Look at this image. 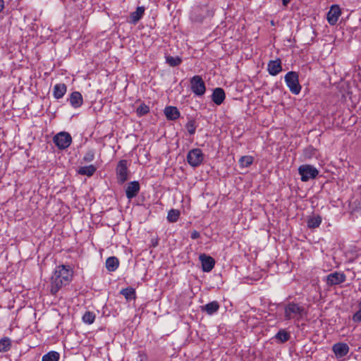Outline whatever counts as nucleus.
Listing matches in <instances>:
<instances>
[{
    "label": "nucleus",
    "mask_w": 361,
    "mask_h": 361,
    "mask_svg": "<svg viewBox=\"0 0 361 361\" xmlns=\"http://www.w3.org/2000/svg\"><path fill=\"white\" fill-rule=\"evenodd\" d=\"M149 111V108L145 104L142 103L136 109V114L138 116L146 115Z\"/></svg>",
    "instance_id": "473e14b6"
},
{
    "label": "nucleus",
    "mask_w": 361,
    "mask_h": 361,
    "mask_svg": "<svg viewBox=\"0 0 361 361\" xmlns=\"http://www.w3.org/2000/svg\"><path fill=\"white\" fill-rule=\"evenodd\" d=\"M204 155L199 148L190 150L187 154V161L192 167L199 166L204 161Z\"/></svg>",
    "instance_id": "39448f33"
},
{
    "label": "nucleus",
    "mask_w": 361,
    "mask_h": 361,
    "mask_svg": "<svg viewBox=\"0 0 361 361\" xmlns=\"http://www.w3.org/2000/svg\"><path fill=\"white\" fill-rule=\"evenodd\" d=\"M67 91V87L64 83H58L54 86L53 95L56 99H61Z\"/></svg>",
    "instance_id": "aec40b11"
},
{
    "label": "nucleus",
    "mask_w": 361,
    "mask_h": 361,
    "mask_svg": "<svg viewBox=\"0 0 361 361\" xmlns=\"http://www.w3.org/2000/svg\"><path fill=\"white\" fill-rule=\"evenodd\" d=\"M68 100L71 105L75 109L81 106L83 103V99L81 93L77 91H75L71 94Z\"/></svg>",
    "instance_id": "dca6fc26"
},
{
    "label": "nucleus",
    "mask_w": 361,
    "mask_h": 361,
    "mask_svg": "<svg viewBox=\"0 0 361 361\" xmlns=\"http://www.w3.org/2000/svg\"><path fill=\"white\" fill-rule=\"evenodd\" d=\"M60 355L56 351H50L44 355L42 361H59Z\"/></svg>",
    "instance_id": "bb28decb"
},
{
    "label": "nucleus",
    "mask_w": 361,
    "mask_h": 361,
    "mask_svg": "<svg viewBox=\"0 0 361 361\" xmlns=\"http://www.w3.org/2000/svg\"><path fill=\"white\" fill-rule=\"evenodd\" d=\"M283 310L285 320L300 321L305 312L303 306L293 302L286 304Z\"/></svg>",
    "instance_id": "f03ea898"
},
{
    "label": "nucleus",
    "mask_w": 361,
    "mask_h": 361,
    "mask_svg": "<svg viewBox=\"0 0 361 361\" xmlns=\"http://www.w3.org/2000/svg\"><path fill=\"white\" fill-rule=\"evenodd\" d=\"M53 141L59 149H65L71 145L72 137L67 132H60L54 137Z\"/></svg>",
    "instance_id": "0eeeda50"
},
{
    "label": "nucleus",
    "mask_w": 361,
    "mask_h": 361,
    "mask_svg": "<svg viewBox=\"0 0 361 361\" xmlns=\"http://www.w3.org/2000/svg\"><path fill=\"white\" fill-rule=\"evenodd\" d=\"M95 156V151L93 149H88L85 154L82 160L86 163L91 162L94 160Z\"/></svg>",
    "instance_id": "72a5a7b5"
},
{
    "label": "nucleus",
    "mask_w": 361,
    "mask_h": 361,
    "mask_svg": "<svg viewBox=\"0 0 361 361\" xmlns=\"http://www.w3.org/2000/svg\"><path fill=\"white\" fill-rule=\"evenodd\" d=\"M359 310L353 315L352 319L357 323H361V300L358 303Z\"/></svg>",
    "instance_id": "f704fd0d"
},
{
    "label": "nucleus",
    "mask_w": 361,
    "mask_h": 361,
    "mask_svg": "<svg viewBox=\"0 0 361 361\" xmlns=\"http://www.w3.org/2000/svg\"><path fill=\"white\" fill-rule=\"evenodd\" d=\"M284 80L292 94L298 95L300 92L302 87L300 85L299 75L297 72H288L284 76Z\"/></svg>",
    "instance_id": "7ed1b4c3"
},
{
    "label": "nucleus",
    "mask_w": 361,
    "mask_h": 361,
    "mask_svg": "<svg viewBox=\"0 0 361 361\" xmlns=\"http://www.w3.org/2000/svg\"><path fill=\"white\" fill-rule=\"evenodd\" d=\"M346 276L343 273L334 271L326 276V281L329 286H335L343 283Z\"/></svg>",
    "instance_id": "9d476101"
},
{
    "label": "nucleus",
    "mask_w": 361,
    "mask_h": 361,
    "mask_svg": "<svg viewBox=\"0 0 361 361\" xmlns=\"http://www.w3.org/2000/svg\"><path fill=\"white\" fill-rule=\"evenodd\" d=\"M290 0H282V3L283 6H286L288 4H289Z\"/></svg>",
    "instance_id": "4c0bfd02"
},
{
    "label": "nucleus",
    "mask_w": 361,
    "mask_h": 361,
    "mask_svg": "<svg viewBox=\"0 0 361 361\" xmlns=\"http://www.w3.org/2000/svg\"><path fill=\"white\" fill-rule=\"evenodd\" d=\"M97 171V167L93 165H89V166H80L77 170L78 173L82 175V176H87L88 177H90L94 175V173Z\"/></svg>",
    "instance_id": "412c9836"
},
{
    "label": "nucleus",
    "mask_w": 361,
    "mask_h": 361,
    "mask_svg": "<svg viewBox=\"0 0 361 361\" xmlns=\"http://www.w3.org/2000/svg\"><path fill=\"white\" fill-rule=\"evenodd\" d=\"M11 348V340L8 337H4L0 340V352H8Z\"/></svg>",
    "instance_id": "a878e982"
},
{
    "label": "nucleus",
    "mask_w": 361,
    "mask_h": 361,
    "mask_svg": "<svg viewBox=\"0 0 361 361\" xmlns=\"http://www.w3.org/2000/svg\"><path fill=\"white\" fill-rule=\"evenodd\" d=\"M164 114L168 120L175 121L180 116V113L176 106H169L164 109Z\"/></svg>",
    "instance_id": "a211bd4d"
},
{
    "label": "nucleus",
    "mask_w": 361,
    "mask_h": 361,
    "mask_svg": "<svg viewBox=\"0 0 361 361\" xmlns=\"http://www.w3.org/2000/svg\"><path fill=\"white\" fill-rule=\"evenodd\" d=\"M253 157L251 156L241 157L239 160L240 167L246 168L250 166L253 163Z\"/></svg>",
    "instance_id": "c756f323"
},
{
    "label": "nucleus",
    "mask_w": 361,
    "mask_h": 361,
    "mask_svg": "<svg viewBox=\"0 0 361 361\" xmlns=\"http://www.w3.org/2000/svg\"><path fill=\"white\" fill-rule=\"evenodd\" d=\"M140 190L138 181L130 182L126 188V195L128 199L131 200L136 197Z\"/></svg>",
    "instance_id": "f8f14e48"
},
{
    "label": "nucleus",
    "mask_w": 361,
    "mask_h": 361,
    "mask_svg": "<svg viewBox=\"0 0 361 361\" xmlns=\"http://www.w3.org/2000/svg\"><path fill=\"white\" fill-rule=\"evenodd\" d=\"M185 128H186L188 133L190 135H193L195 133L196 128H197L195 121L193 119L188 121L185 125Z\"/></svg>",
    "instance_id": "2f4dec72"
},
{
    "label": "nucleus",
    "mask_w": 361,
    "mask_h": 361,
    "mask_svg": "<svg viewBox=\"0 0 361 361\" xmlns=\"http://www.w3.org/2000/svg\"><path fill=\"white\" fill-rule=\"evenodd\" d=\"M332 350L337 358H341L349 352V346L345 343H337L333 345Z\"/></svg>",
    "instance_id": "ddd939ff"
},
{
    "label": "nucleus",
    "mask_w": 361,
    "mask_h": 361,
    "mask_svg": "<svg viewBox=\"0 0 361 361\" xmlns=\"http://www.w3.org/2000/svg\"><path fill=\"white\" fill-rule=\"evenodd\" d=\"M219 304L217 301H212L206 304L205 305L201 306L200 309L202 312H206L209 315H212L217 312L219 310Z\"/></svg>",
    "instance_id": "f3484780"
},
{
    "label": "nucleus",
    "mask_w": 361,
    "mask_h": 361,
    "mask_svg": "<svg viewBox=\"0 0 361 361\" xmlns=\"http://www.w3.org/2000/svg\"><path fill=\"white\" fill-rule=\"evenodd\" d=\"M120 294L123 295L128 301H130L136 298L135 289L132 287L121 289Z\"/></svg>",
    "instance_id": "5701e85b"
},
{
    "label": "nucleus",
    "mask_w": 361,
    "mask_h": 361,
    "mask_svg": "<svg viewBox=\"0 0 361 361\" xmlns=\"http://www.w3.org/2000/svg\"><path fill=\"white\" fill-rule=\"evenodd\" d=\"M116 178L118 184H123L128 179L129 171L128 169V161L122 159L118 161L116 169Z\"/></svg>",
    "instance_id": "423d86ee"
},
{
    "label": "nucleus",
    "mask_w": 361,
    "mask_h": 361,
    "mask_svg": "<svg viewBox=\"0 0 361 361\" xmlns=\"http://www.w3.org/2000/svg\"><path fill=\"white\" fill-rule=\"evenodd\" d=\"M152 245H153V247L157 246L158 245V240H155V241L152 240Z\"/></svg>",
    "instance_id": "58836bf2"
},
{
    "label": "nucleus",
    "mask_w": 361,
    "mask_h": 361,
    "mask_svg": "<svg viewBox=\"0 0 361 361\" xmlns=\"http://www.w3.org/2000/svg\"><path fill=\"white\" fill-rule=\"evenodd\" d=\"M95 319V314L87 311L82 316V321L84 323L87 324H91L94 322Z\"/></svg>",
    "instance_id": "7c9ffc66"
},
{
    "label": "nucleus",
    "mask_w": 361,
    "mask_h": 361,
    "mask_svg": "<svg viewBox=\"0 0 361 361\" xmlns=\"http://www.w3.org/2000/svg\"><path fill=\"white\" fill-rule=\"evenodd\" d=\"M190 87L197 96H202L206 91L205 83L200 75H195L190 79Z\"/></svg>",
    "instance_id": "6e6552de"
},
{
    "label": "nucleus",
    "mask_w": 361,
    "mask_h": 361,
    "mask_svg": "<svg viewBox=\"0 0 361 361\" xmlns=\"http://www.w3.org/2000/svg\"><path fill=\"white\" fill-rule=\"evenodd\" d=\"M267 70L271 75L275 76L282 71L281 61L279 59L270 61L267 65Z\"/></svg>",
    "instance_id": "4468645a"
},
{
    "label": "nucleus",
    "mask_w": 361,
    "mask_h": 361,
    "mask_svg": "<svg viewBox=\"0 0 361 361\" xmlns=\"http://www.w3.org/2000/svg\"><path fill=\"white\" fill-rule=\"evenodd\" d=\"M145 7L144 6H138L135 11L132 12L130 15V23L133 24H136L143 16L145 13Z\"/></svg>",
    "instance_id": "4be33fe9"
},
{
    "label": "nucleus",
    "mask_w": 361,
    "mask_h": 361,
    "mask_svg": "<svg viewBox=\"0 0 361 361\" xmlns=\"http://www.w3.org/2000/svg\"><path fill=\"white\" fill-rule=\"evenodd\" d=\"M4 7H5L4 1V0H0V13L1 11H3V10L4 9Z\"/></svg>",
    "instance_id": "e433bc0d"
},
{
    "label": "nucleus",
    "mask_w": 361,
    "mask_h": 361,
    "mask_svg": "<svg viewBox=\"0 0 361 361\" xmlns=\"http://www.w3.org/2000/svg\"><path fill=\"white\" fill-rule=\"evenodd\" d=\"M166 63L171 67H175L180 65L182 63V59L179 56H166Z\"/></svg>",
    "instance_id": "cd10ccee"
},
{
    "label": "nucleus",
    "mask_w": 361,
    "mask_h": 361,
    "mask_svg": "<svg viewBox=\"0 0 361 361\" xmlns=\"http://www.w3.org/2000/svg\"><path fill=\"white\" fill-rule=\"evenodd\" d=\"M199 259L201 262L202 269L204 272L211 271L215 265V259L206 254H200Z\"/></svg>",
    "instance_id": "1a4fd4ad"
},
{
    "label": "nucleus",
    "mask_w": 361,
    "mask_h": 361,
    "mask_svg": "<svg viewBox=\"0 0 361 361\" xmlns=\"http://www.w3.org/2000/svg\"><path fill=\"white\" fill-rule=\"evenodd\" d=\"M226 98L224 90L221 87H216L214 90L212 94V100L216 105H221Z\"/></svg>",
    "instance_id": "2eb2a0df"
},
{
    "label": "nucleus",
    "mask_w": 361,
    "mask_h": 361,
    "mask_svg": "<svg viewBox=\"0 0 361 361\" xmlns=\"http://www.w3.org/2000/svg\"><path fill=\"white\" fill-rule=\"evenodd\" d=\"M180 216V212L177 209H171L168 212L167 220L169 222H176Z\"/></svg>",
    "instance_id": "c85d7f7f"
},
{
    "label": "nucleus",
    "mask_w": 361,
    "mask_h": 361,
    "mask_svg": "<svg viewBox=\"0 0 361 361\" xmlns=\"http://www.w3.org/2000/svg\"><path fill=\"white\" fill-rule=\"evenodd\" d=\"M341 14V11L338 6L333 5L329 12L327 13V20L331 25L336 24L339 16Z\"/></svg>",
    "instance_id": "9b49d317"
},
{
    "label": "nucleus",
    "mask_w": 361,
    "mask_h": 361,
    "mask_svg": "<svg viewBox=\"0 0 361 361\" xmlns=\"http://www.w3.org/2000/svg\"><path fill=\"white\" fill-rule=\"evenodd\" d=\"M73 269L69 264H59L50 277L49 291L53 295L64 286L69 285L73 279Z\"/></svg>",
    "instance_id": "f257e3e1"
},
{
    "label": "nucleus",
    "mask_w": 361,
    "mask_h": 361,
    "mask_svg": "<svg viewBox=\"0 0 361 361\" xmlns=\"http://www.w3.org/2000/svg\"><path fill=\"white\" fill-rule=\"evenodd\" d=\"M277 343H284L290 338V334L284 329H281L273 337Z\"/></svg>",
    "instance_id": "6ab92c4d"
},
{
    "label": "nucleus",
    "mask_w": 361,
    "mask_h": 361,
    "mask_svg": "<svg viewBox=\"0 0 361 361\" xmlns=\"http://www.w3.org/2000/svg\"><path fill=\"white\" fill-rule=\"evenodd\" d=\"M119 265V261L116 257H109L106 260V268L109 271H114Z\"/></svg>",
    "instance_id": "b1692460"
},
{
    "label": "nucleus",
    "mask_w": 361,
    "mask_h": 361,
    "mask_svg": "<svg viewBox=\"0 0 361 361\" xmlns=\"http://www.w3.org/2000/svg\"><path fill=\"white\" fill-rule=\"evenodd\" d=\"M298 173L301 176V180L307 182L315 178L319 174V171L312 165L303 164L299 166Z\"/></svg>",
    "instance_id": "20e7f679"
},
{
    "label": "nucleus",
    "mask_w": 361,
    "mask_h": 361,
    "mask_svg": "<svg viewBox=\"0 0 361 361\" xmlns=\"http://www.w3.org/2000/svg\"><path fill=\"white\" fill-rule=\"evenodd\" d=\"M200 237V233L197 231H192L190 233V238L192 239H197Z\"/></svg>",
    "instance_id": "c9c22d12"
},
{
    "label": "nucleus",
    "mask_w": 361,
    "mask_h": 361,
    "mask_svg": "<svg viewBox=\"0 0 361 361\" xmlns=\"http://www.w3.org/2000/svg\"><path fill=\"white\" fill-rule=\"evenodd\" d=\"M322 216L319 215H313L308 218L307 224L310 228H318L322 223Z\"/></svg>",
    "instance_id": "393cba45"
}]
</instances>
